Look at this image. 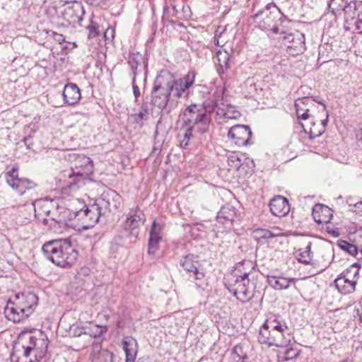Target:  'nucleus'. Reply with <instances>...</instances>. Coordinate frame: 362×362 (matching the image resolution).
Wrapping results in <instances>:
<instances>
[{
  "label": "nucleus",
  "mask_w": 362,
  "mask_h": 362,
  "mask_svg": "<svg viewBox=\"0 0 362 362\" xmlns=\"http://www.w3.org/2000/svg\"><path fill=\"white\" fill-rule=\"evenodd\" d=\"M223 100L213 99L206 100L202 104H192L187 106L183 112L186 117L185 126H190L194 132L199 134L207 133L209 131L211 122V112L216 111L220 118L235 117L233 107L225 104Z\"/></svg>",
  "instance_id": "1"
},
{
  "label": "nucleus",
  "mask_w": 362,
  "mask_h": 362,
  "mask_svg": "<svg viewBox=\"0 0 362 362\" xmlns=\"http://www.w3.org/2000/svg\"><path fill=\"white\" fill-rule=\"evenodd\" d=\"M108 205L107 202L102 199L96 200L93 204L86 206L81 199H74L71 200L69 209H64L63 211H61L62 217L58 219L54 218V220L62 223L65 222L66 219L71 221L78 217L86 224L85 228L92 227L99 221L100 217L105 214V211H103V206Z\"/></svg>",
  "instance_id": "2"
},
{
  "label": "nucleus",
  "mask_w": 362,
  "mask_h": 362,
  "mask_svg": "<svg viewBox=\"0 0 362 362\" xmlns=\"http://www.w3.org/2000/svg\"><path fill=\"white\" fill-rule=\"evenodd\" d=\"M42 250L47 259L62 268L71 267L78 257L77 251L68 239H55L46 242Z\"/></svg>",
  "instance_id": "3"
},
{
  "label": "nucleus",
  "mask_w": 362,
  "mask_h": 362,
  "mask_svg": "<svg viewBox=\"0 0 362 362\" xmlns=\"http://www.w3.org/2000/svg\"><path fill=\"white\" fill-rule=\"evenodd\" d=\"M255 26L262 30H272L274 33L279 32V25H281L287 17L274 3L267 4L252 16Z\"/></svg>",
  "instance_id": "4"
},
{
  "label": "nucleus",
  "mask_w": 362,
  "mask_h": 362,
  "mask_svg": "<svg viewBox=\"0 0 362 362\" xmlns=\"http://www.w3.org/2000/svg\"><path fill=\"white\" fill-rule=\"evenodd\" d=\"M224 284L230 293L242 303H245L253 298V291L256 288L255 282L233 272L224 277Z\"/></svg>",
  "instance_id": "5"
},
{
  "label": "nucleus",
  "mask_w": 362,
  "mask_h": 362,
  "mask_svg": "<svg viewBox=\"0 0 362 362\" xmlns=\"http://www.w3.org/2000/svg\"><path fill=\"white\" fill-rule=\"evenodd\" d=\"M71 167V170L67 175L69 177V187L76 185L80 187L84 185V182L93 173V160L87 156H81L78 157Z\"/></svg>",
  "instance_id": "6"
},
{
  "label": "nucleus",
  "mask_w": 362,
  "mask_h": 362,
  "mask_svg": "<svg viewBox=\"0 0 362 362\" xmlns=\"http://www.w3.org/2000/svg\"><path fill=\"white\" fill-rule=\"evenodd\" d=\"M358 269L357 264L354 263L334 280L335 286L339 293L346 295L352 293L355 291Z\"/></svg>",
  "instance_id": "7"
},
{
  "label": "nucleus",
  "mask_w": 362,
  "mask_h": 362,
  "mask_svg": "<svg viewBox=\"0 0 362 362\" xmlns=\"http://www.w3.org/2000/svg\"><path fill=\"white\" fill-rule=\"evenodd\" d=\"M180 267L187 272L189 278H192L197 287H202V281L205 277V272L199 261V257L188 254L180 260Z\"/></svg>",
  "instance_id": "8"
},
{
  "label": "nucleus",
  "mask_w": 362,
  "mask_h": 362,
  "mask_svg": "<svg viewBox=\"0 0 362 362\" xmlns=\"http://www.w3.org/2000/svg\"><path fill=\"white\" fill-rule=\"evenodd\" d=\"M125 216L126 220L124 223V228L130 232V242H136L140 232V227L146 221V216L139 206L130 209Z\"/></svg>",
  "instance_id": "9"
},
{
  "label": "nucleus",
  "mask_w": 362,
  "mask_h": 362,
  "mask_svg": "<svg viewBox=\"0 0 362 362\" xmlns=\"http://www.w3.org/2000/svg\"><path fill=\"white\" fill-rule=\"evenodd\" d=\"M345 28L351 30L355 28L362 33V1H353L349 3L345 9Z\"/></svg>",
  "instance_id": "10"
},
{
  "label": "nucleus",
  "mask_w": 362,
  "mask_h": 362,
  "mask_svg": "<svg viewBox=\"0 0 362 362\" xmlns=\"http://www.w3.org/2000/svg\"><path fill=\"white\" fill-rule=\"evenodd\" d=\"M196 74L189 71L184 77L177 80H172L166 83L168 90L176 98H187L189 88L194 84Z\"/></svg>",
  "instance_id": "11"
},
{
  "label": "nucleus",
  "mask_w": 362,
  "mask_h": 362,
  "mask_svg": "<svg viewBox=\"0 0 362 362\" xmlns=\"http://www.w3.org/2000/svg\"><path fill=\"white\" fill-rule=\"evenodd\" d=\"M282 43L290 50L292 55H298L305 49V39L303 33L296 31L294 33L281 32Z\"/></svg>",
  "instance_id": "12"
},
{
  "label": "nucleus",
  "mask_w": 362,
  "mask_h": 362,
  "mask_svg": "<svg viewBox=\"0 0 362 362\" xmlns=\"http://www.w3.org/2000/svg\"><path fill=\"white\" fill-rule=\"evenodd\" d=\"M5 176L8 185L19 195L23 194L27 189H33L36 185L32 180L28 178H19L18 168L15 166L10 171L7 172Z\"/></svg>",
  "instance_id": "13"
},
{
  "label": "nucleus",
  "mask_w": 362,
  "mask_h": 362,
  "mask_svg": "<svg viewBox=\"0 0 362 362\" xmlns=\"http://www.w3.org/2000/svg\"><path fill=\"white\" fill-rule=\"evenodd\" d=\"M84 13L83 6L78 1L68 2L63 6L62 18L69 24L78 23L82 21Z\"/></svg>",
  "instance_id": "14"
},
{
  "label": "nucleus",
  "mask_w": 362,
  "mask_h": 362,
  "mask_svg": "<svg viewBox=\"0 0 362 362\" xmlns=\"http://www.w3.org/2000/svg\"><path fill=\"white\" fill-rule=\"evenodd\" d=\"M12 301L15 303V306L19 307L22 311H25V315L29 317L37 305L38 297L30 292L17 293Z\"/></svg>",
  "instance_id": "15"
},
{
  "label": "nucleus",
  "mask_w": 362,
  "mask_h": 362,
  "mask_svg": "<svg viewBox=\"0 0 362 362\" xmlns=\"http://www.w3.org/2000/svg\"><path fill=\"white\" fill-rule=\"evenodd\" d=\"M269 327L276 334L281 335V340L287 345L293 339L291 335V329L287 325L286 322L279 317H271L266 320Z\"/></svg>",
  "instance_id": "16"
},
{
  "label": "nucleus",
  "mask_w": 362,
  "mask_h": 362,
  "mask_svg": "<svg viewBox=\"0 0 362 362\" xmlns=\"http://www.w3.org/2000/svg\"><path fill=\"white\" fill-rule=\"evenodd\" d=\"M228 136L237 146H244L249 144L252 131L247 125H235L229 129Z\"/></svg>",
  "instance_id": "17"
},
{
  "label": "nucleus",
  "mask_w": 362,
  "mask_h": 362,
  "mask_svg": "<svg viewBox=\"0 0 362 362\" xmlns=\"http://www.w3.org/2000/svg\"><path fill=\"white\" fill-rule=\"evenodd\" d=\"M240 213L238 210L230 204L223 206L217 214V221L224 226L226 229H230L233 222L238 220Z\"/></svg>",
  "instance_id": "18"
},
{
  "label": "nucleus",
  "mask_w": 362,
  "mask_h": 362,
  "mask_svg": "<svg viewBox=\"0 0 362 362\" xmlns=\"http://www.w3.org/2000/svg\"><path fill=\"white\" fill-rule=\"evenodd\" d=\"M47 344L41 339H37L35 337L30 336L28 344L23 345L24 349L23 356L25 357L29 356L32 353L36 361L42 358L47 351Z\"/></svg>",
  "instance_id": "19"
},
{
  "label": "nucleus",
  "mask_w": 362,
  "mask_h": 362,
  "mask_svg": "<svg viewBox=\"0 0 362 362\" xmlns=\"http://www.w3.org/2000/svg\"><path fill=\"white\" fill-rule=\"evenodd\" d=\"M258 341L269 346H286L281 340V335L279 334H276V333L269 327L266 322L259 329Z\"/></svg>",
  "instance_id": "20"
},
{
  "label": "nucleus",
  "mask_w": 362,
  "mask_h": 362,
  "mask_svg": "<svg viewBox=\"0 0 362 362\" xmlns=\"http://www.w3.org/2000/svg\"><path fill=\"white\" fill-rule=\"evenodd\" d=\"M151 94L152 105L162 110L167 107L168 103L172 93L168 90V88L166 85L165 86L155 85Z\"/></svg>",
  "instance_id": "21"
},
{
  "label": "nucleus",
  "mask_w": 362,
  "mask_h": 362,
  "mask_svg": "<svg viewBox=\"0 0 362 362\" xmlns=\"http://www.w3.org/2000/svg\"><path fill=\"white\" fill-rule=\"evenodd\" d=\"M233 273L255 282L257 277L255 264L252 261L244 259L237 263Z\"/></svg>",
  "instance_id": "22"
},
{
  "label": "nucleus",
  "mask_w": 362,
  "mask_h": 362,
  "mask_svg": "<svg viewBox=\"0 0 362 362\" xmlns=\"http://www.w3.org/2000/svg\"><path fill=\"white\" fill-rule=\"evenodd\" d=\"M270 211L276 216H285L290 211V205L286 198L278 195L274 197L269 203Z\"/></svg>",
  "instance_id": "23"
},
{
  "label": "nucleus",
  "mask_w": 362,
  "mask_h": 362,
  "mask_svg": "<svg viewBox=\"0 0 362 362\" xmlns=\"http://www.w3.org/2000/svg\"><path fill=\"white\" fill-rule=\"evenodd\" d=\"M62 96L67 105H74L81 98V91L76 84L69 83L64 86Z\"/></svg>",
  "instance_id": "24"
},
{
  "label": "nucleus",
  "mask_w": 362,
  "mask_h": 362,
  "mask_svg": "<svg viewBox=\"0 0 362 362\" xmlns=\"http://www.w3.org/2000/svg\"><path fill=\"white\" fill-rule=\"evenodd\" d=\"M161 238V228L159 225L157 224L156 221H153L150 230V235L148 239V253L149 255H154L158 250V245Z\"/></svg>",
  "instance_id": "25"
},
{
  "label": "nucleus",
  "mask_w": 362,
  "mask_h": 362,
  "mask_svg": "<svg viewBox=\"0 0 362 362\" xmlns=\"http://www.w3.org/2000/svg\"><path fill=\"white\" fill-rule=\"evenodd\" d=\"M4 313L8 320L14 322H19L28 317L25 314V311H22L18 306H15L12 299H9L4 309Z\"/></svg>",
  "instance_id": "26"
},
{
  "label": "nucleus",
  "mask_w": 362,
  "mask_h": 362,
  "mask_svg": "<svg viewBox=\"0 0 362 362\" xmlns=\"http://www.w3.org/2000/svg\"><path fill=\"white\" fill-rule=\"evenodd\" d=\"M122 344L126 355V362H134L137 354L136 340L132 337H126Z\"/></svg>",
  "instance_id": "27"
},
{
  "label": "nucleus",
  "mask_w": 362,
  "mask_h": 362,
  "mask_svg": "<svg viewBox=\"0 0 362 362\" xmlns=\"http://www.w3.org/2000/svg\"><path fill=\"white\" fill-rule=\"evenodd\" d=\"M120 196L115 191H109L102 194L97 200L104 199L109 204L107 206H103V211H110L112 209H117L120 205Z\"/></svg>",
  "instance_id": "28"
},
{
  "label": "nucleus",
  "mask_w": 362,
  "mask_h": 362,
  "mask_svg": "<svg viewBox=\"0 0 362 362\" xmlns=\"http://www.w3.org/2000/svg\"><path fill=\"white\" fill-rule=\"evenodd\" d=\"M331 216V209L323 204H316L313 209V216L317 223H328Z\"/></svg>",
  "instance_id": "29"
},
{
  "label": "nucleus",
  "mask_w": 362,
  "mask_h": 362,
  "mask_svg": "<svg viewBox=\"0 0 362 362\" xmlns=\"http://www.w3.org/2000/svg\"><path fill=\"white\" fill-rule=\"evenodd\" d=\"M310 124L311 126H309L308 124L300 123L304 132L308 134L310 140L321 136L324 133L323 126L316 124L314 119L310 121Z\"/></svg>",
  "instance_id": "30"
},
{
  "label": "nucleus",
  "mask_w": 362,
  "mask_h": 362,
  "mask_svg": "<svg viewBox=\"0 0 362 362\" xmlns=\"http://www.w3.org/2000/svg\"><path fill=\"white\" fill-rule=\"evenodd\" d=\"M293 281L284 277L276 276H268L267 281L269 284L275 289L281 290L286 289L289 287L290 283Z\"/></svg>",
  "instance_id": "31"
},
{
  "label": "nucleus",
  "mask_w": 362,
  "mask_h": 362,
  "mask_svg": "<svg viewBox=\"0 0 362 362\" xmlns=\"http://www.w3.org/2000/svg\"><path fill=\"white\" fill-rule=\"evenodd\" d=\"M216 58L218 62L217 71L221 75L229 68L230 54L226 50H218Z\"/></svg>",
  "instance_id": "32"
},
{
  "label": "nucleus",
  "mask_w": 362,
  "mask_h": 362,
  "mask_svg": "<svg viewBox=\"0 0 362 362\" xmlns=\"http://www.w3.org/2000/svg\"><path fill=\"white\" fill-rule=\"evenodd\" d=\"M99 348L95 347L92 355V362H112L113 354L107 349H101L96 351Z\"/></svg>",
  "instance_id": "33"
},
{
  "label": "nucleus",
  "mask_w": 362,
  "mask_h": 362,
  "mask_svg": "<svg viewBox=\"0 0 362 362\" xmlns=\"http://www.w3.org/2000/svg\"><path fill=\"white\" fill-rule=\"evenodd\" d=\"M130 232L124 228V230L119 232L113 239V243L119 246L125 247H130L135 242H130Z\"/></svg>",
  "instance_id": "34"
},
{
  "label": "nucleus",
  "mask_w": 362,
  "mask_h": 362,
  "mask_svg": "<svg viewBox=\"0 0 362 362\" xmlns=\"http://www.w3.org/2000/svg\"><path fill=\"white\" fill-rule=\"evenodd\" d=\"M311 243H308L305 248L298 249L296 252V257L298 261L304 264H309L311 261Z\"/></svg>",
  "instance_id": "35"
},
{
  "label": "nucleus",
  "mask_w": 362,
  "mask_h": 362,
  "mask_svg": "<svg viewBox=\"0 0 362 362\" xmlns=\"http://www.w3.org/2000/svg\"><path fill=\"white\" fill-rule=\"evenodd\" d=\"M337 246L342 250L346 252L351 256H356L358 254L357 247L346 240H339L337 242Z\"/></svg>",
  "instance_id": "36"
},
{
  "label": "nucleus",
  "mask_w": 362,
  "mask_h": 362,
  "mask_svg": "<svg viewBox=\"0 0 362 362\" xmlns=\"http://www.w3.org/2000/svg\"><path fill=\"white\" fill-rule=\"evenodd\" d=\"M88 30V39H93L100 35L103 30L100 29V24L95 20H91L90 24L87 26Z\"/></svg>",
  "instance_id": "37"
},
{
  "label": "nucleus",
  "mask_w": 362,
  "mask_h": 362,
  "mask_svg": "<svg viewBox=\"0 0 362 362\" xmlns=\"http://www.w3.org/2000/svg\"><path fill=\"white\" fill-rule=\"evenodd\" d=\"M182 130L184 131L183 139H180V141L182 146L186 147L189 144V141L194 137L193 132H194V129L190 126H185L184 124Z\"/></svg>",
  "instance_id": "38"
},
{
  "label": "nucleus",
  "mask_w": 362,
  "mask_h": 362,
  "mask_svg": "<svg viewBox=\"0 0 362 362\" xmlns=\"http://www.w3.org/2000/svg\"><path fill=\"white\" fill-rule=\"evenodd\" d=\"M348 4L347 0H329L328 2V8L332 10V13H334L335 10H343L345 12Z\"/></svg>",
  "instance_id": "39"
},
{
  "label": "nucleus",
  "mask_w": 362,
  "mask_h": 362,
  "mask_svg": "<svg viewBox=\"0 0 362 362\" xmlns=\"http://www.w3.org/2000/svg\"><path fill=\"white\" fill-rule=\"evenodd\" d=\"M228 164L230 166V170H238L242 165V160L237 153H233L228 157Z\"/></svg>",
  "instance_id": "40"
},
{
  "label": "nucleus",
  "mask_w": 362,
  "mask_h": 362,
  "mask_svg": "<svg viewBox=\"0 0 362 362\" xmlns=\"http://www.w3.org/2000/svg\"><path fill=\"white\" fill-rule=\"evenodd\" d=\"M295 107H296V115L299 119H301L303 121H307L310 120L312 121L314 117L309 113V109H305V110L303 112H300V110H303V108L300 107L299 102L295 103Z\"/></svg>",
  "instance_id": "41"
},
{
  "label": "nucleus",
  "mask_w": 362,
  "mask_h": 362,
  "mask_svg": "<svg viewBox=\"0 0 362 362\" xmlns=\"http://www.w3.org/2000/svg\"><path fill=\"white\" fill-rule=\"evenodd\" d=\"M257 238L269 239L278 236L277 234L264 228H258L254 232Z\"/></svg>",
  "instance_id": "42"
},
{
  "label": "nucleus",
  "mask_w": 362,
  "mask_h": 362,
  "mask_svg": "<svg viewBox=\"0 0 362 362\" xmlns=\"http://www.w3.org/2000/svg\"><path fill=\"white\" fill-rule=\"evenodd\" d=\"M141 57L140 56H138V55L136 56L134 54L132 57H131L129 59V66H131L133 76H134L135 73H136V77L138 75L137 69H138V66L141 64Z\"/></svg>",
  "instance_id": "43"
},
{
  "label": "nucleus",
  "mask_w": 362,
  "mask_h": 362,
  "mask_svg": "<svg viewBox=\"0 0 362 362\" xmlns=\"http://www.w3.org/2000/svg\"><path fill=\"white\" fill-rule=\"evenodd\" d=\"M299 355L297 350L293 349H286L284 353V356H281L282 361L293 362V360L296 358Z\"/></svg>",
  "instance_id": "44"
},
{
  "label": "nucleus",
  "mask_w": 362,
  "mask_h": 362,
  "mask_svg": "<svg viewBox=\"0 0 362 362\" xmlns=\"http://www.w3.org/2000/svg\"><path fill=\"white\" fill-rule=\"evenodd\" d=\"M51 203L52 201L49 202L48 200L38 199L33 202V205L35 212L37 208H44L43 212L48 215L49 210L47 209V204Z\"/></svg>",
  "instance_id": "45"
},
{
  "label": "nucleus",
  "mask_w": 362,
  "mask_h": 362,
  "mask_svg": "<svg viewBox=\"0 0 362 362\" xmlns=\"http://www.w3.org/2000/svg\"><path fill=\"white\" fill-rule=\"evenodd\" d=\"M130 119L133 121L136 124L135 128L139 127L141 128L144 125V121L146 120L144 119V117H142V114H132L130 115Z\"/></svg>",
  "instance_id": "46"
},
{
  "label": "nucleus",
  "mask_w": 362,
  "mask_h": 362,
  "mask_svg": "<svg viewBox=\"0 0 362 362\" xmlns=\"http://www.w3.org/2000/svg\"><path fill=\"white\" fill-rule=\"evenodd\" d=\"M151 105V104H150L148 100L144 99L143 100L142 104L141 105V110L139 111V114H142V117H144V119H148Z\"/></svg>",
  "instance_id": "47"
},
{
  "label": "nucleus",
  "mask_w": 362,
  "mask_h": 362,
  "mask_svg": "<svg viewBox=\"0 0 362 362\" xmlns=\"http://www.w3.org/2000/svg\"><path fill=\"white\" fill-rule=\"evenodd\" d=\"M136 73L134 74V76L132 77V89H133V93L135 98V103H137L139 100V98L141 95L140 90L139 86L136 83Z\"/></svg>",
  "instance_id": "48"
},
{
  "label": "nucleus",
  "mask_w": 362,
  "mask_h": 362,
  "mask_svg": "<svg viewBox=\"0 0 362 362\" xmlns=\"http://www.w3.org/2000/svg\"><path fill=\"white\" fill-rule=\"evenodd\" d=\"M105 41L112 42L115 37V30L107 28L103 33Z\"/></svg>",
  "instance_id": "49"
},
{
  "label": "nucleus",
  "mask_w": 362,
  "mask_h": 362,
  "mask_svg": "<svg viewBox=\"0 0 362 362\" xmlns=\"http://www.w3.org/2000/svg\"><path fill=\"white\" fill-rule=\"evenodd\" d=\"M350 206H352L351 210L356 214L362 216V202H358L354 204H349Z\"/></svg>",
  "instance_id": "50"
},
{
  "label": "nucleus",
  "mask_w": 362,
  "mask_h": 362,
  "mask_svg": "<svg viewBox=\"0 0 362 362\" xmlns=\"http://www.w3.org/2000/svg\"><path fill=\"white\" fill-rule=\"evenodd\" d=\"M52 37L54 40L59 44H62L65 41V37L62 34L53 32Z\"/></svg>",
  "instance_id": "51"
},
{
  "label": "nucleus",
  "mask_w": 362,
  "mask_h": 362,
  "mask_svg": "<svg viewBox=\"0 0 362 362\" xmlns=\"http://www.w3.org/2000/svg\"><path fill=\"white\" fill-rule=\"evenodd\" d=\"M82 334H86V332H84V329L83 327H76L74 330V337H80Z\"/></svg>",
  "instance_id": "52"
},
{
  "label": "nucleus",
  "mask_w": 362,
  "mask_h": 362,
  "mask_svg": "<svg viewBox=\"0 0 362 362\" xmlns=\"http://www.w3.org/2000/svg\"><path fill=\"white\" fill-rule=\"evenodd\" d=\"M242 351V346H240V345H237L234 347L233 349V354L234 355H237V356L240 358H243L244 357V356H241L240 352Z\"/></svg>",
  "instance_id": "53"
},
{
  "label": "nucleus",
  "mask_w": 362,
  "mask_h": 362,
  "mask_svg": "<svg viewBox=\"0 0 362 362\" xmlns=\"http://www.w3.org/2000/svg\"><path fill=\"white\" fill-rule=\"evenodd\" d=\"M325 119H322L320 123L317 124H322V126H323L324 132L325 131V128H326V127L327 125V123H328V118H329L328 111H326V112H325Z\"/></svg>",
  "instance_id": "54"
},
{
  "label": "nucleus",
  "mask_w": 362,
  "mask_h": 362,
  "mask_svg": "<svg viewBox=\"0 0 362 362\" xmlns=\"http://www.w3.org/2000/svg\"><path fill=\"white\" fill-rule=\"evenodd\" d=\"M90 4L95 6H103L105 4L107 0H90Z\"/></svg>",
  "instance_id": "55"
},
{
  "label": "nucleus",
  "mask_w": 362,
  "mask_h": 362,
  "mask_svg": "<svg viewBox=\"0 0 362 362\" xmlns=\"http://www.w3.org/2000/svg\"><path fill=\"white\" fill-rule=\"evenodd\" d=\"M97 329H99V331L97 332H94L93 334H89V335L90 337H93L95 338L99 337L102 336V334L103 333V331L102 328H100V327H97Z\"/></svg>",
  "instance_id": "56"
},
{
  "label": "nucleus",
  "mask_w": 362,
  "mask_h": 362,
  "mask_svg": "<svg viewBox=\"0 0 362 362\" xmlns=\"http://www.w3.org/2000/svg\"><path fill=\"white\" fill-rule=\"evenodd\" d=\"M310 99L309 98L305 97V98H303L301 99H298L296 102H299V104L300 105L301 104L307 105L308 103V102H310Z\"/></svg>",
  "instance_id": "57"
},
{
  "label": "nucleus",
  "mask_w": 362,
  "mask_h": 362,
  "mask_svg": "<svg viewBox=\"0 0 362 362\" xmlns=\"http://www.w3.org/2000/svg\"><path fill=\"white\" fill-rule=\"evenodd\" d=\"M170 6L172 8L174 12H177L175 0H170Z\"/></svg>",
  "instance_id": "58"
},
{
  "label": "nucleus",
  "mask_w": 362,
  "mask_h": 362,
  "mask_svg": "<svg viewBox=\"0 0 362 362\" xmlns=\"http://www.w3.org/2000/svg\"><path fill=\"white\" fill-rule=\"evenodd\" d=\"M137 362H153L149 357H143L138 359Z\"/></svg>",
  "instance_id": "59"
},
{
  "label": "nucleus",
  "mask_w": 362,
  "mask_h": 362,
  "mask_svg": "<svg viewBox=\"0 0 362 362\" xmlns=\"http://www.w3.org/2000/svg\"><path fill=\"white\" fill-rule=\"evenodd\" d=\"M218 30H216V33H215V36H214V38H215V40H214V44H215V45H216V46H220L219 40H218V39L217 38V37H218Z\"/></svg>",
  "instance_id": "60"
},
{
  "label": "nucleus",
  "mask_w": 362,
  "mask_h": 362,
  "mask_svg": "<svg viewBox=\"0 0 362 362\" xmlns=\"http://www.w3.org/2000/svg\"><path fill=\"white\" fill-rule=\"evenodd\" d=\"M317 103H320V104H321V105L323 106L322 110H323V111H324L325 112H326V111H327V110L326 106H325V105L324 104V103H323V102H322L321 100L317 101Z\"/></svg>",
  "instance_id": "61"
},
{
  "label": "nucleus",
  "mask_w": 362,
  "mask_h": 362,
  "mask_svg": "<svg viewBox=\"0 0 362 362\" xmlns=\"http://www.w3.org/2000/svg\"><path fill=\"white\" fill-rule=\"evenodd\" d=\"M317 103H320V104H321V105L323 106L322 110H323V111H324L325 112H326V111H327V110L326 106H325V105L324 104V103H323V102H322L321 100L317 101Z\"/></svg>",
  "instance_id": "62"
},
{
  "label": "nucleus",
  "mask_w": 362,
  "mask_h": 362,
  "mask_svg": "<svg viewBox=\"0 0 362 362\" xmlns=\"http://www.w3.org/2000/svg\"><path fill=\"white\" fill-rule=\"evenodd\" d=\"M301 123L308 124H309V126H311V125L310 124V120L303 121V122H302Z\"/></svg>",
  "instance_id": "63"
},
{
  "label": "nucleus",
  "mask_w": 362,
  "mask_h": 362,
  "mask_svg": "<svg viewBox=\"0 0 362 362\" xmlns=\"http://www.w3.org/2000/svg\"><path fill=\"white\" fill-rule=\"evenodd\" d=\"M305 110V109H303V110H300V112H303Z\"/></svg>",
  "instance_id": "64"
}]
</instances>
